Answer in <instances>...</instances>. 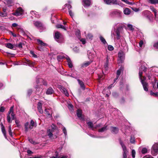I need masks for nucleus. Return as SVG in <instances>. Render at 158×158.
I'll list each match as a JSON object with an SVG mask.
<instances>
[{
	"mask_svg": "<svg viewBox=\"0 0 158 158\" xmlns=\"http://www.w3.org/2000/svg\"><path fill=\"white\" fill-rule=\"evenodd\" d=\"M15 114L13 112V106H11L8 112L7 116V119L8 122L9 123H11L12 119H15Z\"/></svg>",
	"mask_w": 158,
	"mask_h": 158,
	"instance_id": "obj_3",
	"label": "nucleus"
},
{
	"mask_svg": "<svg viewBox=\"0 0 158 158\" xmlns=\"http://www.w3.org/2000/svg\"><path fill=\"white\" fill-rule=\"evenodd\" d=\"M143 44V41L142 40H141L139 43V46L140 47L142 48Z\"/></svg>",
	"mask_w": 158,
	"mask_h": 158,
	"instance_id": "obj_58",
	"label": "nucleus"
},
{
	"mask_svg": "<svg viewBox=\"0 0 158 158\" xmlns=\"http://www.w3.org/2000/svg\"><path fill=\"white\" fill-rule=\"evenodd\" d=\"M5 110V108L3 106H1L0 107V111L1 112H3Z\"/></svg>",
	"mask_w": 158,
	"mask_h": 158,
	"instance_id": "obj_62",
	"label": "nucleus"
},
{
	"mask_svg": "<svg viewBox=\"0 0 158 158\" xmlns=\"http://www.w3.org/2000/svg\"><path fill=\"white\" fill-rule=\"evenodd\" d=\"M107 126H104L103 127L99 129L98 131L99 132H103L107 130Z\"/></svg>",
	"mask_w": 158,
	"mask_h": 158,
	"instance_id": "obj_30",
	"label": "nucleus"
},
{
	"mask_svg": "<svg viewBox=\"0 0 158 158\" xmlns=\"http://www.w3.org/2000/svg\"><path fill=\"white\" fill-rule=\"evenodd\" d=\"M77 81L79 84L80 85L81 88L83 89H85V86L84 83L79 79H78Z\"/></svg>",
	"mask_w": 158,
	"mask_h": 158,
	"instance_id": "obj_28",
	"label": "nucleus"
},
{
	"mask_svg": "<svg viewBox=\"0 0 158 158\" xmlns=\"http://www.w3.org/2000/svg\"><path fill=\"white\" fill-rule=\"evenodd\" d=\"M9 133V135L11 137L12 136V134L11 132V125H9V130H8Z\"/></svg>",
	"mask_w": 158,
	"mask_h": 158,
	"instance_id": "obj_38",
	"label": "nucleus"
},
{
	"mask_svg": "<svg viewBox=\"0 0 158 158\" xmlns=\"http://www.w3.org/2000/svg\"><path fill=\"white\" fill-rule=\"evenodd\" d=\"M37 42H38V43L41 45L42 46H46L47 44L44 43L41 40H40L39 39H37Z\"/></svg>",
	"mask_w": 158,
	"mask_h": 158,
	"instance_id": "obj_35",
	"label": "nucleus"
},
{
	"mask_svg": "<svg viewBox=\"0 0 158 158\" xmlns=\"http://www.w3.org/2000/svg\"><path fill=\"white\" fill-rule=\"evenodd\" d=\"M157 89H156V90ZM156 91L155 92H156ZM153 89H152V90L150 92V94L151 95L153 96H156L157 97L158 96V92L154 93L153 92Z\"/></svg>",
	"mask_w": 158,
	"mask_h": 158,
	"instance_id": "obj_33",
	"label": "nucleus"
},
{
	"mask_svg": "<svg viewBox=\"0 0 158 158\" xmlns=\"http://www.w3.org/2000/svg\"><path fill=\"white\" fill-rule=\"evenodd\" d=\"M111 131L113 134H116L118 133V128L111 127Z\"/></svg>",
	"mask_w": 158,
	"mask_h": 158,
	"instance_id": "obj_21",
	"label": "nucleus"
},
{
	"mask_svg": "<svg viewBox=\"0 0 158 158\" xmlns=\"http://www.w3.org/2000/svg\"><path fill=\"white\" fill-rule=\"evenodd\" d=\"M141 152L143 154H145L147 152V149L146 148H143Z\"/></svg>",
	"mask_w": 158,
	"mask_h": 158,
	"instance_id": "obj_40",
	"label": "nucleus"
},
{
	"mask_svg": "<svg viewBox=\"0 0 158 158\" xmlns=\"http://www.w3.org/2000/svg\"><path fill=\"white\" fill-rule=\"evenodd\" d=\"M142 14L143 16L149 19L150 17L152 16V15L151 12L148 10H145L143 11Z\"/></svg>",
	"mask_w": 158,
	"mask_h": 158,
	"instance_id": "obj_11",
	"label": "nucleus"
},
{
	"mask_svg": "<svg viewBox=\"0 0 158 158\" xmlns=\"http://www.w3.org/2000/svg\"><path fill=\"white\" fill-rule=\"evenodd\" d=\"M104 2L107 4H111V0H103Z\"/></svg>",
	"mask_w": 158,
	"mask_h": 158,
	"instance_id": "obj_55",
	"label": "nucleus"
},
{
	"mask_svg": "<svg viewBox=\"0 0 158 158\" xmlns=\"http://www.w3.org/2000/svg\"><path fill=\"white\" fill-rule=\"evenodd\" d=\"M23 12V10L21 7H19L17 9L15 12L12 13L13 15L19 16L22 15Z\"/></svg>",
	"mask_w": 158,
	"mask_h": 158,
	"instance_id": "obj_10",
	"label": "nucleus"
},
{
	"mask_svg": "<svg viewBox=\"0 0 158 158\" xmlns=\"http://www.w3.org/2000/svg\"><path fill=\"white\" fill-rule=\"evenodd\" d=\"M36 123H35L34 121L33 120H31L30 124L28 122L25 123L24 124L25 131L27 132L28 131L29 129H31L34 127H36Z\"/></svg>",
	"mask_w": 158,
	"mask_h": 158,
	"instance_id": "obj_4",
	"label": "nucleus"
},
{
	"mask_svg": "<svg viewBox=\"0 0 158 158\" xmlns=\"http://www.w3.org/2000/svg\"><path fill=\"white\" fill-rule=\"evenodd\" d=\"M32 91L31 89H29L27 91L28 95H30L32 93Z\"/></svg>",
	"mask_w": 158,
	"mask_h": 158,
	"instance_id": "obj_61",
	"label": "nucleus"
},
{
	"mask_svg": "<svg viewBox=\"0 0 158 158\" xmlns=\"http://www.w3.org/2000/svg\"><path fill=\"white\" fill-rule=\"evenodd\" d=\"M157 80L155 79L154 82L152 83V87H153V90L154 91H155L156 89H158V82L156 83H156Z\"/></svg>",
	"mask_w": 158,
	"mask_h": 158,
	"instance_id": "obj_16",
	"label": "nucleus"
},
{
	"mask_svg": "<svg viewBox=\"0 0 158 158\" xmlns=\"http://www.w3.org/2000/svg\"><path fill=\"white\" fill-rule=\"evenodd\" d=\"M108 49L109 51H112L114 49V47L112 46L109 45L108 46Z\"/></svg>",
	"mask_w": 158,
	"mask_h": 158,
	"instance_id": "obj_49",
	"label": "nucleus"
},
{
	"mask_svg": "<svg viewBox=\"0 0 158 158\" xmlns=\"http://www.w3.org/2000/svg\"><path fill=\"white\" fill-rule=\"evenodd\" d=\"M33 24L37 28H40V30H41V31H42L43 30L45 29V27L42 24V23L38 21H34L33 22Z\"/></svg>",
	"mask_w": 158,
	"mask_h": 158,
	"instance_id": "obj_8",
	"label": "nucleus"
},
{
	"mask_svg": "<svg viewBox=\"0 0 158 158\" xmlns=\"http://www.w3.org/2000/svg\"><path fill=\"white\" fill-rule=\"evenodd\" d=\"M150 9L153 12L156 10L155 8L153 7L152 6H151L150 7Z\"/></svg>",
	"mask_w": 158,
	"mask_h": 158,
	"instance_id": "obj_59",
	"label": "nucleus"
},
{
	"mask_svg": "<svg viewBox=\"0 0 158 158\" xmlns=\"http://www.w3.org/2000/svg\"><path fill=\"white\" fill-rule=\"evenodd\" d=\"M81 41L82 42V43L83 44H85L86 43L85 40V39H81Z\"/></svg>",
	"mask_w": 158,
	"mask_h": 158,
	"instance_id": "obj_63",
	"label": "nucleus"
},
{
	"mask_svg": "<svg viewBox=\"0 0 158 158\" xmlns=\"http://www.w3.org/2000/svg\"><path fill=\"white\" fill-rule=\"evenodd\" d=\"M127 27L131 30H133L134 28L133 27V26L130 24H128L127 25Z\"/></svg>",
	"mask_w": 158,
	"mask_h": 158,
	"instance_id": "obj_48",
	"label": "nucleus"
},
{
	"mask_svg": "<svg viewBox=\"0 0 158 158\" xmlns=\"http://www.w3.org/2000/svg\"><path fill=\"white\" fill-rule=\"evenodd\" d=\"M124 53L122 51H120L118 54V56L119 59L121 61H123L124 57Z\"/></svg>",
	"mask_w": 158,
	"mask_h": 158,
	"instance_id": "obj_18",
	"label": "nucleus"
},
{
	"mask_svg": "<svg viewBox=\"0 0 158 158\" xmlns=\"http://www.w3.org/2000/svg\"><path fill=\"white\" fill-rule=\"evenodd\" d=\"M7 5L9 6H13L14 4L11 0H6Z\"/></svg>",
	"mask_w": 158,
	"mask_h": 158,
	"instance_id": "obj_36",
	"label": "nucleus"
},
{
	"mask_svg": "<svg viewBox=\"0 0 158 158\" xmlns=\"http://www.w3.org/2000/svg\"><path fill=\"white\" fill-rule=\"evenodd\" d=\"M19 122H20L19 120L17 119L15 120V123L18 127H19L20 126V125L19 124Z\"/></svg>",
	"mask_w": 158,
	"mask_h": 158,
	"instance_id": "obj_44",
	"label": "nucleus"
},
{
	"mask_svg": "<svg viewBox=\"0 0 158 158\" xmlns=\"http://www.w3.org/2000/svg\"><path fill=\"white\" fill-rule=\"evenodd\" d=\"M54 92L53 89L51 87H49L47 90L46 93L48 95L54 93Z\"/></svg>",
	"mask_w": 158,
	"mask_h": 158,
	"instance_id": "obj_22",
	"label": "nucleus"
},
{
	"mask_svg": "<svg viewBox=\"0 0 158 158\" xmlns=\"http://www.w3.org/2000/svg\"><path fill=\"white\" fill-rule=\"evenodd\" d=\"M26 61L27 64L30 66H34L35 64V62L31 61L28 59L26 60Z\"/></svg>",
	"mask_w": 158,
	"mask_h": 158,
	"instance_id": "obj_24",
	"label": "nucleus"
},
{
	"mask_svg": "<svg viewBox=\"0 0 158 158\" xmlns=\"http://www.w3.org/2000/svg\"><path fill=\"white\" fill-rule=\"evenodd\" d=\"M37 109L39 112L40 114H42L43 112L42 109V104L40 102H39L37 104Z\"/></svg>",
	"mask_w": 158,
	"mask_h": 158,
	"instance_id": "obj_19",
	"label": "nucleus"
},
{
	"mask_svg": "<svg viewBox=\"0 0 158 158\" xmlns=\"http://www.w3.org/2000/svg\"><path fill=\"white\" fill-rule=\"evenodd\" d=\"M130 142L132 143H134L135 142V138L131 136L130 139Z\"/></svg>",
	"mask_w": 158,
	"mask_h": 158,
	"instance_id": "obj_42",
	"label": "nucleus"
},
{
	"mask_svg": "<svg viewBox=\"0 0 158 158\" xmlns=\"http://www.w3.org/2000/svg\"><path fill=\"white\" fill-rule=\"evenodd\" d=\"M69 14L71 16V17L73 18L74 16V14L73 12L71 10H69Z\"/></svg>",
	"mask_w": 158,
	"mask_h": 158,
	"instance_id": "obj_46",
	"label": "nucleus"
},
{
	"mask_svg": "<svg viewBox=\"0 0 158 158\" xmlns=\"http://www.w3.org/2000/svg\"><path fill=\"white\" fill-rule=\"evenodd\" d=\"M100 39L101 41L104 44L106 43L105 40L102 36H100Z\"/></svg>",
	"mask_w": 158,
	"mask_h": 158,
	"instance_id": "obj_39",
	"label": "nucleus"
},
{
	"mask_svg": "<svg viewBox=\"0 0 158 158\" xmlns=\"http://www.w3.org/2000/svg\"><path fill=\"white\" fill-rule=\"evenodd\" d=\"M52 130H51L53 131H54L56 130V127L53 124H52L51 126Z\"/></svg>",
	"mask_w": 158,
	"mask_h": 158,
	"instance_id": "obj_50",
	"label": "nucleus"
},
{
	"mask_svg": "<svg viewBox=\"0 0 158 158\" xmlns=\"http://www.w3.org/2000/svg\"><path fill=\"white\" fill-rule=\"evenodd\" d=\"M122 13L119 10L117 9L114 10L112 11L110 15L112 16H116L118 18H121L122 17Z\"/></svg>",
	"mask_w": 158,
	"mask_h": 158,
	"instance_id": "obj_6",
	"label": "nucleus"
},
{
	"mask_svg": "<svg viewBox=\"0 0 158 158\" xmlns=\"http://www.w3.org/2000/svg\"><path fill=\"white\" fill-rule=\"evenodd\" d=\"M83 2L85 7L89 6L91 4L90 0H83Z\"/></svg>",
	"mask_w": 158,
	"mask_h": 158,
	"instance_id": "obj_17",
	"label": "nucleus"
},
{
	"mask_svg": "<svg viewBox=\"0 0 158 158\" xmlns=\"http://www.w3.org/2000/svg\"><path fill=\"white\" fill-rule=\"evenodd\" d=\"M87 38H89L90 39H92L93 38V35L91 34H88L87 35Z\"/></svg>",
	"mask_w": 158,
	"mask_h": 158,
	"instance_id": "obj_51",
	"label": "nucleus"
},
{
	"mask_svg": "<svg viewBox=\"0 0 158 158\" xmlns=\"http://www.w3.org/2000/svg\"><path fill=\"white\" fill-rule=\"evenodd\" d=\"M135 152L134 150L133 149L132 150V152H131V155H132V156L133 158H134L135 157Z\"/></svg>",
	"mask_w": 158,
	"mask_h": 158,
	"instance_id": "obj_43",
	"label": "nucleus"
},
{
	"mask_svg": "<svg viewBox=\"0 0 158 158\" xmlns=\"http://www.w3.org/2000/svg\"><path fill=\"white\" fill-rule=\"evenodd\" d=\"M63 131L65 136H66L67 135V131L65 128L64 127H63Z\"/></svg>",
	"mask_w": 158,
	"mask_h": 158,
	"instance_id": "obj_60",
	"label": "nucleus"
},
{
	"mask_svg": "<svg viewBox=\"0 0 158 158\" xmlns=\"http://www.w3.org/2000/svg\"><path fill=\"white\" fill-rule=\"evenodd\" d=\"M55 39L56 41L59 43H61L64 41V37L63 35L58 32L55 33Z\"/></svg>",
	"mask_w": 158,
	"mask_h": 158,
	"instance_id": "obj_5",
	"label": "nucleus"
},
{
	"mask_svg": "<svg viewBox=\"0 0 158 158\" xmlns=\"http://www.w3.org/2000/svg\"><path fill=\"white\" fill-rule=\"evenodd\" d=\"M111 4H117L118 2L117 0H111Z\"/></svg>",
	"mask_w": 158,
	"mask_h": 158,
	"instance_id": "obj_41",
	"label": "nucleus"
},
{
	"mask_svg": "<svg viewBox=\"0 0 158 158\" xmlns=\"http://www.w3.org/2000/svg\"><path fill=\"white\" fill-rule=\"evenodd\" d=\"M7 16L6 13H3L0 11V16L2 17H5Z\"/></svg>",
	"mask_w": 158,
	"mask_h": 158,
	"instance_id": "obj_45",
	"label": "nucleus"
},
{
	"mask_svg": "<svg viewBox=\"0 0 158 158\" xmlns=\"http://www.w3.org/2000/svg\"><path fill=\"white\" fill-rule=\"evenodd\" d=\"M29 141L31 143L33 144H37L36 143L35 141H34L32 139H29Z\"/></svg>",
	"mask_w": 158,
	"mask_h": 158,
	"instance_id": "obj_57",
	"label": "nucleus"
},
{
	"mask_svg": "<svg viewBox=\"0 0 158 158\" xmlns=\"http://www.w3.org/2000/svg\"><path fill=\"white\" fill-rule=\"evenodd\" d=\"M66 59L67 60L68 64L69 67L70 68H72L73 65L70 58L69 57H66Z\"/></svg>",
	"mask_w": 158,
	"mask_h": 158,
	"instance_id": "obj_23",
	"label": "nucleus"
},
{
	"mask_svg": "<svg viewBox=\"0 0 158 158\" xmlns=\"http://www.w3.org/2000/svg\"><path fill=\"white\" fill-rule=\"evenodd\" d=\"M65 6L67 7V8L69 9V10H70V9L72 8V6L69 4H65Z\"/></svg>",
	"mask_w": 158,
	"mask_h": 158,
	"instance_id": "obj_53",
	"label": "nucleus"
},
{
	"mask_svg": "<svg viewBox=\"0 0 158 158\" xmlns=\"http://www.w3.org/2000/svg\"><path fill=\"white\" fill-rule=\"evenodd\" d=\"M151 152L153 156L156 155L158 153V143H155L153 145Z\"/></svg>",
	"mask_w": 158,
	"mask_h": 158,
	"instance_id": "obj_7",
	"label": "nucleus"
},
{
	"mask_svg": "<svg viewBox=\"0 0 158 158\" xmlns=\"http://www.w3.org/2000/svg\"><path fill=\"white\" fill-rule=\"evenodd\" d=\"M147 68L144 66H141V67L139 68V77L141 83L142 84L144 90L145 91H148V83L145 81L146 78L143 77L142 78V75L143 74L142 71L146 72L147 71Z\"/></svg>",
	"mask_w": 158,
	"mask_h": 158,
	"instance_id": "obj_1",
	"label": "nucleus"
},
{
	"mask_svg": "<svg viewBox=\"0 0 158 158\" xmlns=\"http://www.w3.org/2000/svg\"><path fill=\"white\" fill-rule=\"evenodd\" d=\"M31 13L32 15L34 16H35V17H36L37 18L40 17V15L38 14V13L37 12H36L35 11H31Z\"/></svg>",
	"mask_w": 158,
	"mask_h": 158,
	"instance_id": "obj_29",
	"label": "nucleus"
},
{
	"mask_svg": "<svg viewBox=\"0 0 158 158\" xmlns=\"http://www.w3.org/2000/svg\"><path fill=\"white\" fill-rule=\"evenodd\" d=\"M36 82L38 84L35 88L37 89L39 88V85H46L47 83L46 81L42 78H39L36 80Z\"/></svg>",
	"mask_w": 158,
	"mask_h": 158,
	"instance_id": "obj_9",
	"label": "nucleus"
},
{
	"mask_svg": "<svg viewBox=\"0 0 158 158\" xmlns=\"http://www.w3.org/2000/svg\"><path fill=\"white\" fill-rule=\"evenodd\" d=\"M45 113L46 114L48 115V116L50 115L49 110L45 109Z\"/></svg>",
	"mask_w": 158,
	"mask_h": 158,
	"instance_id": "obj_56",
	"label": "nucleus"
},
{
	"mask_svg": "<svg viewBox=\"0 0 158 158\" xmlns=\"http://www.w3.org/2000/svg\"><path fill=\"white\" fill-rule=\"evenodd\" d=\"M120 144L122 146L123 152V158H127V150L126 147L124 145V144H123V142L120 141Z\"/></svg>",
	"mask_w": 158,
	"mask_h": 158,
	"instance_id": "obj_12",
	"label": "nucleus"
},
{
	"mask_svg": "<svg viewBox=\"0 0 158 158\" xmlns=\"http://www.w3.org/2000/svg\"><path fill=\"white\" fill-rule=\"evenodd\" d=\"M92 60H90L89 61H87L84 63H83L82 65V67H87L91 63Z\"/></svg>",
	"mask_w": 158,
	"mask_h": 158,
	"instance_id": "obj_32",
	"label": "nucleus"
},
{
	"mask_svg": "<svg viewBox=\"0 0 158 158\" xmlns=\"http://www.w3.org/2000/svg\"><path fill=\"white\" fill-rule=\"evenodd\" d=\"M153 46L155 48L158 49V42L155 43L154 44Z\"/></svg>",
	"mask_w": 158,
	"mask_h": 158,
	"instance_id": "obj_54",
	"label": "nucleus"
},
{
	"mask_svg": "<svg viewBox=\"0 0 158 158\" xmlns=\"http://www.w3.org/2000/svg\"><path fill=\"white\" fill-rule=\"evenodd\" d=\"M56 27L57 28H61L64 30H66L65 27L61 24H57L56 26Z\"/></svg>",
	"mask_w": 158,
	"mask_h": 158,
	"instance_id": "obj_37",
	"label": "nucleus"
},
{
	"mask_svg": "<svg viewBox=\"0 0 158 158\" xmlns=\"http://www.w3.org/2000/svg\"><path fill=\"white\" fill-rule=\"evenodd\" d=\"M123 70V67H121L118 70L117 72V77H116L114 80V82H115L118 79V78L121 74L122 71Z\"/></svg>",
	"mask_w": 158,
	"mask_h": 158,
	"instance_id": "obj_15",
	"label": "nucleus"
},
{
	"mask_svg": "<svg viewBox=\"0 0 158 158\" xmlns=\"http://www.w3.org/2000/svg\"><path fill=\"white\" fill-rule=\"evenodd\" d=\"M87 123L89 128H92V130H93V125L92 122L89 121L87 122Z\"/></svg>",
	"mask_w": 158,
	"mask_h": 158,
	"instance_id": "obj_34",
	"label": "nucleus"
},
{
	"mask_svg": "<svg viewBox=\"0 0 158 158\" xmlns=\"http://www.w3.org/2000/svg\"><path fill=\"white\" fill-rule=\"evenodd\" d=\"M6 47L11 49H12L14 48V45L10 43L6 44Z\"/></svg>",
	"mask_w": 158,
	"mask_h": 158,
	"instance_id": "obj_31",
	"label": "nucleus"
},
{
	"mask_svg": "<svg viewBox=\"0 0 158 158\" xmlns=\"http://www.w3.org/2000/svg\"><path fill=\"white\" fill-rule=\"evenodd\" d=\"M1 128H2V132L3 133L4 136L6 138V131L2 123L1 124Z\"/></svg>",
	"mask_w": 158,
	"mask_h": 158,
	"instance_id": "obj_26",
	"label": "nucleus"
},
{
	"mask_svg": "<svg viewBox=\"0 0 158 158\" xmlns=\"http://www.w3.org/2000/svg\"><path fill=\"white\" fill-rule=\"evenodd\" d=\"M115 26H116L117 28L114 30V32L113 35L116 36L117 40H119L121 37V34L123 33V29L122 25L120 23L115 24Z\"/></svg>",
	"mask_w": 158,
	"mask_h": 158,
	"instance_id": "obj_2",
	"label": "nucleus"
},
{
	"mask_svg": "<svg viewBox=\"0 0 158 158\" xmlns=\"http://www.w3.org/2000/svg\"><path fill=\"white\" fill-rule=\"evenodd\" d=\"M58 88L66 96H69V94L65 88L60 85L59 86Z\"/></svg>",
	"mask_w": 158,
	"mask_h": 158,
	"instance_id": "obj_13",
	"label": "nucleus"
},
{
	"mask_svg": "<svg viewBox=\"0 0 158 158\" xmlns=\"http://www.w3.org/2000/svg\"><path fill=\"white\" fill-rule=\"evenodd\" d=\"M50 158H66V156H63L61 157H58V155H56V156L55 157L52 156V157H50Z\"/></svg>",
	"mask_w": 158,
	"mask_h": 158,
	"instance_id": "obj_52",
	"label": "nucleus"
},
{
	"mask_svg": "<svg viewBox=\"0 0 158 158\" xmlns=\"http://www.w3.org/2000/svg\"><path fill=\"white\" fill-rule=\"evenodd\" d=\"M123 13L124 14L128 15L130 14L131 13L130 10L128 8H125L123 10Z\"/></svg>",
	"mask_w": 158,
	"mask_h": 158,
	"instance_id": "obj_25",
	"label": "nucleus"
},
{
	"mask_svg": "<svg viewBox=\"0 0 158 158\" xmlns=\"http://www.w3.org/2000/svg\"><path fill=\"white\" fill-rule=\"evenodd\" d=\"M94 52L90 51H88L87 52V54L88 56V58L91 60H92L93 58L95 57V55L94 54Z\"/></svg>",
	"mask_w": 158,
	"mask_h": 158,
	"instance_id": "obj_14",
	"label": "nucleus"
},
{
	"mask_svg": "<svg viewBox=\"0 0 158 158\" xmlns=\"http://www.w3.org/2000/svg\"><path fill=\"white\" fill-rule=\"evenodd\" d=\"M30 53L32 55V56L35 58H37V56L35 54L34 52L32 51H31L30 52Z\"/></svg>",
	"mask_w": 158,
	"mask_h": 158,
	"instance_id": "obj_47",
	"label": "nucleus"
},
{
	"mask_svg": "<svg viewBox=\"0 0 158 158\" xmlns=\"http://www.w3.org/2000/svg\"><path fill=\"white\" fill-rule=\"evenodd\" d=\"M152 157H152V156L150 155H147L144 156L143 157V158H152Z\"/></svg>",
	"mask_w": 158,
	"mask_h": 158,
	"instance_id": "obj_64",
	"label": "nucleus"
},
{
	"mask_svg": "<svg viewBox=\"0 0 158 158\" xmlns=\"http://www.w3.org/2000/svg\"><path fill=\"white\" fill-rule=\"evenodd\" d=\"M54 131L52 130H51L50 129H48V130L47 131V135L51 139L53 138V133Z\"/></svg>",
	"mask_w": 158,
	"mask_h": 158,
	"instance_id": "obj_20",
	"label": "nucleus"
},
{
	"mask_svg": "<svg viewBox=\"0 0 158 158\" xmlns=\"http://www.w3.org/2000/svg\"><path fill=\"white\" fill-rule=\"evenodd\" d=\"M82 113V111L81 110L79 109L77 110V117L80 119L81 118Z\"/></svg>",
	"mask_w": 158,
	"mask_h": 158,
	"instance_id": "obj_27",
	"label": "nucleus"
}]
</instances>
